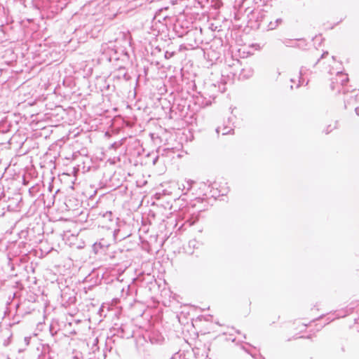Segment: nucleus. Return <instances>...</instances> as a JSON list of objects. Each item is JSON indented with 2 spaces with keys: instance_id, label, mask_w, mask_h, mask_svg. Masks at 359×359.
Wrapping results in <instances>:
<instances>
[{
  "instance_id": "nucleus-1",
  "label": "nucleus",
  "mask_w": 359,
  "mask_h": 359,
  "mask_svg": "<svg viewBox=\"0 0 359 359\" xmlns=\"http://www.w3.org/2000/svg\"><path fill=\"white\" fill-rule=\"evenodd\" d=\"M355 111H356L357 114L359 115V107H357L355 109Z\"/></svg>"
}]
</instances>
